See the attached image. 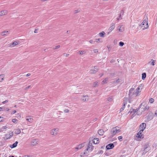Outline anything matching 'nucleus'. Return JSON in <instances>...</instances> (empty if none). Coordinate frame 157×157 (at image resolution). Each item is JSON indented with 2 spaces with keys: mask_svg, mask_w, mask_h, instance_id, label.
Wrapping results in <instances>:
<instances>
[{
  "mask_svg": "<svg viewBox=\"0 0 157 157\" xmlns=\"http://www.w3.org/2000/svg\"><path fill=\"white\" fill-rule=\"evenodd\" d=\"M140 26L142 28L143 30L147 29L148 27L147 19H145L142 23L140 25Z\"/></svg>",
  "mask_w": 157,
  "mask_h": 157,
  "instance_id": "1",
  "label": "nucleus"
},
{
  "mask_svg": "<svg viewBox=\"0 0 157 157\" xmlns=\"http://www.w3.org/2000/svg\"><path fill=\"white\" fill-rule=\"evenodd\" d=\"M145 103H142L140 105V108H139V112L140 111L141 112H143L146 110H148L149 109V107L147 105H146L145 107Z\"/></svg>",
  "mask_w": 157,
  "mask_h": 157,
  "instance_id": "2",
  "label": "nucleus"
},
{
  "mask_svg": "<svg viewBox=\"0 0 157 157\" xmlns=\"http://www.w3.org/2000/svg\"><path fill=\"white\" fill-rule=\"evenodd\" d=\"M139 112L138 109H137L136 110L134 109H132V110L130 112L131 113H132L131 117L132 118L135 116L136 115V114H137L138 115H140L142 113H139Z\"/></svg>",
  "mask_w": 157,
  "mask_h": 157,
  "instance_id": "3",
  "label": "nucleus"
},
{
  "mask_svg": "<svg viewBox=\"0 0 157 157\" xmlns=\"http://www.w3.org/2000/svg\"><path fill=\"white\" fill-rule=\"evenodd\" d=\"M134 88H131L129 90L128 96L129 98L130 99H132L135 95V93L134 92Z\"/></svg>",
  "mask_w": 157,
  "mask_h": 157,
  "instance_id": "4",
  "label": "nucleus"
},
{
  "mask_svg": "<svg viewBox=\"0 0 157 157\" xmlns=\"http://www.w3.org/2000/svg\"><path fill=\"white\" fill-rule=\"evenodd\" d=\"M94 147L92 146V143H89L88 145L87 148L85 150L84 154H87V151L89 150V151H92Z\"/></svg>",
  "mask_w": 157,
  "mask_h": 157,
  "instance_id": "5",
  "label": "nucleus"
},
{
  "mask_svg": "<svg viewBox=\"0 0 157 157\" xmlns=\"http://www.w3.org/2000/svg\"><path fill=\"white\" fill-rule=\"evenodd\" d=\"M59 130L58 128H54L50 131V133L52 135L56 136L59 132Z\"/></svg>",
  "mask_w": 157,
  "mask_h": 157,
  "instance_id": "6",
  "label": "nucleus"
},
{
  "mask_svg": "<svg viewBox=\"0 0 157 157\" xmlns=\"http://www.w3.org/2000/svg\"><path fill=\"white\" fill-rule=\"evenodd\" d=\"M117 128V127H114L113 128L111 131V135L110 136L111 137H113L114 135H115L117 133L116 131V128Z\"/></svg>",
  "mask_w": 157,
  "mask_h": 157,
  "instance_id": "7",
  "label": "nucleus"
},
{
  "mask_svg": "<svg viewBox=\"0 0 157 157\" xmlns=\"http://www.w3.org/2000/svg\"><path fill=\"white\" fill-rule=\"evenodd\" d=\"M98 68L97 67L95 66L92 68L90 71V73L91 74L95 73L98 71Z\"/></svg>",
  "mask_w": 157,
  "mask_h": 157,
  "instance_id": "8",
  "label": "nucleus"
},
{
  "mask_svg": "<svg viewBox=\"0 0 157 157\" xmlns=\"http://www.w3.org/2000/svg\"><path fill=\"white\" fill-rule=\"evenodd\" d=\"M39 142V140L37 139L33 140L30 143V144L31 145L35 146Z\"/></svg>",
  "mask_w": 157,
  "mask_h": 157,
  "instance_id": "9",
  "label": "nucleus"
},
{
  "mask_svg": "<svg viewBox=\"0 0 157 157\" xmlns=\"http://www.w3.org/2000/svg\"><path fill=\"white\" fill-rule=\"evenodd\" d=\"M144 130L142 129H140L139 132L137 134V136L139 138H143V135L141 134L142 132L144 131Z\"/></svg>",
  "mask_w": 157,
  "mask_h": 157,
  "instance_id": "10",
  "label": "nucleus"
},
{
  "mask_svg": "<svg viewBox=\"0 0 157 157\" xmlns=\"http://www.w3.org/2000/svg\"><path fill=\"white\" fill-rule=\"evenodd\" d=\"M114 147V145L113 144H110L107 145L106 148L107 150H109L113 148Z\"/></svg>",
  "mask_w": 157,
  "mask_h": 157,
  "instance_id": "11",
  "label": "nucleus"
},
{
  "mask_svg": "<svg viewBox=\"0 0 157 157\" xmlns=\"http://www.w3.org/2000/svg\"><path fill=\"white\" fill-rule=\"evenodd\" d=\"M8 13V11L7 10H4L1 11L0 12V16H2L6 15Z\"/></svg>",
  "mask_w": 157,
  "mask_h": 157,
  "instance_id": "12",
  "label": "nucleus"
},
{
  "mask_svg": "<svg viewBox=\"0 0 157 157\" xmlns=\"http://www.w3.org/2000/svg\"><path fill=\"white\" fill-rule=\"evenodd\" d=\"M89 96L87 95L83 96L81 98V100L83 101H87L89 99Z\"/></svg>",
  "mask_w": 157,
  "mask_h": 157,
  "instance_id": "13",
  "label": "nucleus"
},
{
  "mask_svg": "<svg viewBox=\"0 0 157 157\" xmlns=\"http://www.w3.org/2000/svg\"><path fill=\"white\" fill-rule=\"evenodd\" d=\"M118 30L120 32H123L124 30V27L123 25H119L118 27Z\"/></svg>",
  "mask_w": 157,
  "mask_h": 157,
  "instance_id": "14",
  "label": "nucleus"
},
{
  "mask_svg": "<svg viewBox=\"0 0 157 157\" xmlns=\"http://www.w3.org/2000/svg\"><path fill=\"white\" fill-rule=\"evenodd\" d=\"M146 124L145 123H142L140 125V128L144 130L146 128Z\"/></svg>",
  "mask_w": 157,
  "mask_h": 157,
  "instance_id": "15",
  "label": "nucleus"
},
{
  "mask_svg": "<svg viewBox=\"0 0 157 157\" xmlns=\"http://www.w3.org/2000/svg\"><path fill=\"white\" fill-rule=\"evenodd\" d=\"M115 27V24L114 23H112L111 24V26L110 27V28L109 29V31L111 32L112 31Z\"/></svg>",
  "mask_w": 157,
  "mask_h": 157,
  "instance_id": "16",
  "label": "nucleus"
},
{
  "mask_svg": "<svg viewBox=\"0 0 157 157\" xmlns=\"http://www.w3.org/2000/svg\"><path fill=\"white\" fill-rule=\"evenodd\" d=\"M141 92L140 88H138L136 89L135 93V95L136 96H137L139 95V93Z\"/></svg>",
  "mask_w": 157,
  "mask_h": 157,
  "instance_id": "17",
  "label": "nucleus"
},
{
  "mask_svg": "<svg viewBox=\"0 0 157 157\" xmlns=\"http://www.w3.org/2000/svg\"><path fill=\"white\" fill-rule=\"evenodd\" d=\"M18 143V142L17 141H16L15 143L13 144L12 145H10V147L12 148L15 147H17Z\"/></svg>",
  "mask_w": 157,
  "mask_h": 157,
  "instance_id": "18",
  "label": "nucleus"
},
{
  "mask_svg": "<svg viewBox=\"0 0 157 157\" xmlns=\"http://www.w3.org/2000/svg\"><path fill=\"white\" fill-rule=\"evenodd\" d=\"M104 132L102 129H99L98 131V133L100 135H103L104 134Z\"/></svg>",
  "mask_w": 157,
  "mask_h": 157,
  "instance_id": "19",
  "label": "nucleus"
},
{
  "mask_svg": "<svg viewBox=\"0 0 157 157\" xmlns=\"http://www.w3.org/2000/svg\"><path fill=\"white\" fill-rule=\"evenodd\" d=\"M93 142L95 144H97L99 143L98 138H95L93 140Z\"/></svg>",
  "mask_w": 157,
  "mask_h": 157,
  "instance_id": "20",
  "label": "nucleus"
},
{
  "mask_svg": "<svg viewBox=\"0 0 157 157\" xmlns=\"http://www.w3.org/2000/svg\"><path fill=\"white\" fill-rule=\"evenodd\" d=\"M9 32L7 31H5L2 32L1 33V35L2 36H4L7 35V33L8 34Z\"/></svg>",
  "mask_w": 157,
  "mask_h": 157,
  "instance_id": "21",
  "label": "nucleus"
},
{
  "mask_svg": "<svg viewBox=\"0 0 157 157\" xmlns=\"http://www.w3.org/2000/svg\"><path fill=\"white\" fill-rule=\"evenodd\" d=\"M105 33L104 32H101L99 33V35L100 37H104L105 36Z\"/></svg>",
  "mask_w": 157,
  "mask_h": 157,
  "instance_id": "22",
  "label": "nucleus"
},
{
  "mask_svg": "<svg viewBox=\"0 0 157 157\" xmlns=\"http://www.w3.org/2000/svg\"><path fill=\"white\" fill-rule=\"evenodd\" d=\"M83 146H84L83 144H81L79 145L78 146V147H76L75 149L77 150L79 149H80Z\"/></svg>",
  "mask_w": 157,
  "mask_h": 157,
  "instance_id": "23",
  "label": "nucleus"
},
{
  "mask_svg": "<svg viewBox=\"0 0 157 157\" xmlns=\"http://www.w3.org/2000/svg\"><path fill=\"white\" fill-rule=\"evenodd\" d=\"M155 60H153V59H151V61H149L148 63V64H150V65H152L153 66L155 65Z\"/></svg>",
  "mask_w": 157,
  "mask_h": 157,
  "instance_id": "24",
  "label": "nucleus"
},
{
  "mask_svg": "<svg viewBox=\"0 0 157 157\" xmlns=\"http://www.w3.org/2000/svg\"><path fill=\"white\" fill-rule=\"evenodd\" d=\"M108 79L109 78H106L104 80L102 81L101 82V84L103 85L106 83L107 82Z\"/></svg>",
  "mask_w": 157,
  "mask_h": 157,
  "instance_id": "25",
  "label": "nucleus"
},
{
  "mask_svg": "<svg viewBox=\"0 0 157 157\" xmlns=\"http://www.w3.org/2000/svg\"><path fill=\"white\" fill-rule=\"evenodd\" d=\"M99 83V82L98 81L94 82L93 84V87H95L98 86Z\"/></svg>",
  "mask_w": 157,
  "mask_h": 157,
  "instance_id": "26",
  "label": "nucleus"
},
{
  "mask_svg": "<svg viewBox=\"0 0 157 157\" xmlns=\"http://www.w3.org/2000/svg\"><path fill=\"white\" fill-rule=\"evenodd\" d=\"M5 75L3 74L0 75V82H2L4 80Z\"/></svg>",
  "mask_w": 157,
  "mask_h": 157,
  "instance_id": "27",
  "label": "nucleus"
},
{
  "mask_svg": "<svg viewBox=\"0 0 157 157\" xmlns=\"http://www.w3.org/2000/svg\"><path fill=\"white\" fill-rule=\"evenodd\" d=\"M21 132V131L19 128L15 130V133L17 134H19Z\"/></svg>",
  "mask_w": 157,
  "mask_h": 157,
  "instance_id": "28",
  "label": "nucleus"
},
{
  "mask_svg": "<svg viewBox=\"0 0 157 157\" xmlns=\"http://www.w3.org/2000/svg\"><path fill=\"white\" fill-rule=\"evenodd\" d=\"M26 120L29 122H32L33 120V119L30 118V117L29 116L26 118Z\"/></svg>",
  "mask_w": 157,
  "mask_h": 157,
  "instance_id": "29",
  "label": "nucleus"
},
{
  "mask_svg": "<svg viewBox=\"0 0 157 157\" xmlns=\"http://www.w3.org/2000/svg\"><path fill=\"white\" fill-rule=\"evenodd\" d=\"M124 105L121 108V109H120V112L124 110V106L126 104V103H125V100H124Z\"/></svg>",
  "mask_w": 157,
  "mask_h": 157,
  "instance_id": "30",
  "label": "nucleus"
},
{
  "mask_svg": "<svg viewBox=\"0 0 157 157\" xmlns=\"http://www.w3.org/2000/svg\"><path fill=\"white\" fill-rule=\"evenodd\" d=\"M142 78L143 80H144L146 77V74L145 73H143L142 75Z\"/></svg>",
  "mask_w": 157,
  "mask_h": 157,
  "instance_id": "31",
  "label": "nucleus"
},
{
  "mask_svg": "<svg viewBox=\"0 0 157 157\" xmlns=\"http://www.w3.org/2000/svg\"><path fill=\"white\" fill-rule=\"evenodd\" d=\"M19 44V43L18 42H17L16 41H14L13 42L12 44H11V45H13V46H14L15 45H16Z\"/></svg>",
  "mask_w": 157,
  "mask_h": 157,
  "instance_id": "32",
  "label": "nucleus"
},
{
  "mask_svg": "<svg viewBox=\"0 0 157 157\" xmlns=\"http://www.w3.org/2000/svg\"><path fill=\"white\" fill-rule=\"evenodd\" d=\"M122 15L121 14H119V15L118 17L117 18V20H120L122 19Z\"/></svg>",
  "mask_w": 157,
  "mask_h": 157,
  "instance_id": "33",
  "label": "nucleus"
},
{
  "mask_svg": "<svg viewBox=\"0 0 157 157\" xmlns=\"http://www.w3.org/2000/svg\"><path fill=\"white\" fill-rule=\"evenodd\" d=\"M78 52L79 54L81 55H83L86 53L85 51H80Z\"/></svg>",
  "mask_w": 157,
  "mask_h": 157,
  "instance_id": "34",
  "label": "nucleus"
},
{
  "mask_svg": "<svg viewBox=\"0 0 157 157\" xmlns=\"http://www.w3.org/2000/svg\"><path fill=\"white\" fill-rule=\"evenodd\" d=\"M124 42H122L121 41L119 43V45L121 47L123 46L124 45Z\"/></svg>",
  "mask_w": 157,
  "mask_h": 157,
  "instance_id": "35",
  "label": "nucleus"
},
{
  "mask_svg": "<svg viewBox=\"0 0 157 157\" xmlns=\"http://www.w3.org/2000/svg\"><path fill=\"white\" fill-rule=\"evenodd\" d=\"M60 47V45H57L53 48V49L55 50L58 48H59Z\"/></svg>",
  "mask_w": 157,
  "mask_h": 157,
  "instance_id": "36",
  "label": "nucleus"
},
{
  "mask_svg": "<svg viewBox=\"0 0 157 157\" xmlns=\"http://www.w3.org/2000/svg\"><path fill=\"white\" fill-rule=\"evenodd\" d=\"M154 99L153 98H151L149 100V102L151 103H152L154 101Z\"/></svg>",
  "mask_w": 157,
  "mask_h": 157,
  "instance_id": "37",
  "label": "nucleus"
},
{
  "mask_svg": "<svg viewBox=\"0 0 157 157\" xmlns=\"http://www.w3.org/2000/svg\"><path fill=\"white\" fill-rule=\"evenodd\" d=\"M107 47L108 48V51L109 52H110L111 49V47H110V46L109 45H107Z\"/></svg>",
  "mask_w": 157,
  "mask_h": 157,
  "instance_id": "38",
  "label": "nucleus"
},
{
  "mask_svg": "<svg viewBox=\"0 0 157 157\" xmlns=\"http://www.w3.org/2000/svg\"><path fill=\"white\" fill-rule=\"evenodd\" d=\"M17 120L16 119H13L12 120V121L14 123H17Z\"/></svg>",
  "mask_w": 157,
  "mask_h": 157,
  "instance_id": "39",
  "label": "nucleus"
},
{
  "mask_svg": "<svg viewBox=\"0 0 157 157\" xmlns=\"http://www.w3.org/2000/svg\"><path fill=\"white\" fill-rule=\"evenodd\" d=\"M118 140L121 141L122 140V136H120L118 137Z\"/></svg>",
  "mask_w": 157,
  "mask_h": 157,
  "instance_id": "40",
  "label": "nucleus"
},
{
  "mask_svg": "<svg viewBox=\"0 0 157 157\" xmlns=\"http://www.w3.org/2000/svg\"><path fill=\"white\" fill-rule=\"evenodd\" d=\"M101 39L98 38L96 39V42H100V40H101Z\"/></svg>",
  "mask_w": 157,
  "mask_h": 157,
  "instance_id": "41",
  "label": "nucleus"
},
{
  "mask_svg": "<svg viewBox=\"0 0 157 157\" xmlns=\"http://www.w3.org/2000/svg\"><path fill=\"white\" fill-rule=\"evenodd\" d=\"M120 14H121V15H124V11L123 10H121V11Z\"/></svg>",
  "mask_w": 157,
  "mask_h": 157,
  "instance_id": "42",
  "label": "nucleus"
},
{
  "mask_svg": "<svg viewBox=\"0 0 157 157\" xmlns=\"http://www.w3.org/2000/svg\"><path fill=\"white\" fill-rule=\"evenodd\" d=\"M64 112L65 113H67L69 112V110L67 109H65L64 110Z\"/></svg>",
  "mask_w": 157,
  "mask_h": 157,
  "instance_id": "43",
  "label": "nucleus"
},
{
  "mask_svg": "<svg viewBox=\"0 0 157 157\" xmlns=\"http://www.w3.org/2000/svg\"><path fill=\"white\" fill-rule=\"evenodd\" d=\"M121 80V79H117L116 81V82H117V83H119L120 82H121V81H120Z\"/></svg>",
  "mask_w": 157,
  "mask_h": 157,
  "instance_id": "44",
  "label": "nucleus"
},
{
  "mask_svg": "<svg viewBox=\"0 0 157 157\" xmlns=\"http://www.w3.org/2000/svg\"><path fill=\"white\" fill-rule=\"evenodd\" d=\"M121 131L119 129H117V128H116V131L117 133Z\"/></svg>",
  "mask_w": 157,
  "mask_h": 157,
  "instance_id": "45",
  "label": "nucleus"
},
{
  "mask_svg": "<svg viewBox=\"0 0 157 157\" xmlns=\"http://www.w3.org/2000/svg\"><path fill=\"white\" fill-rule=\"evenodd\" d=\"M94 53H97L98 52V51L97 49H94Z\"/></svg>",
  "mask_w": 157,
  "mask_h": 157,
  "instance_id": "46",
  "label": "nucleus"
},
{
  "mask_svg": "<svg viewBox=\"0 0 157 157\" xmlns=\"http://www.w3.org/2000/svg\"><path fill=\"white\" fill-rule=\"evenodd\" d=\"M8 100H6V101L2 102V103L3 104H5L6 103H7L8 102Z\"/></svg>",
  "mask_w": 157,
  "mask_h": 157,
  "instance_id": "47",
  "label": "nucleus"
},
{
  "mask_svg": "<svg viewBox=\"0 0 157 157\" xmlns=\"http://www.w3.org/2000/svg\"><path fill=\"white\" fill-rule=\"evenodd\" d=\"M112 100V98H109L108 99V101H111Z\"/></svg>",
  "mask_w": 157,
  "mask_h": 157,
  "instance_id": "48",
  "label": "nucleus"
},
{
  "mask_svg": "<svg viewBox=\"0 0 157 157\" xmlns=\"http://www.w3.org/2000/svg\"><path fill=\"white\" fill-rule=\"evenodd\" d=\"M31 87V86H28L27 87H26L25 89V90H27V89L30 88V87Z\"/></svg>",
  "mask_w": 157,
  "mask_h": 157,
  "instance_id": "49",
  "label": "nucleus"
},
{
  "mask_svg": "<svg viewBox=\"0 0 157 157\" xmlns=\"http://www.w3.org/2000/svg\"><path fill=\"white\" fill-rule=\"evenodd\" d=\"M3 117H0V122L3 121Z\"/></svg>",
  "mask_w": 157,
  "mask_h": 157,
  "instance_id": "50",
  "label": "nucleus"
},
{
  "mask_svg": "<svg viewBox=\"0 0 157 157\" xmlns=\"http://www.w3.org/2000/svg\"><path fill=\"white\" fill-rule=\"evenodd\" d=\"M10 135L9 137V138H10L11 137H12L13 135V132H11V133L10 134Z\"/></svg>",
  "mask_w": 157,
  "mask_h": 157,
  "instance_id": "51",
  "label": "nucleus"
},
{
  "mask_svg": "<svg viewBox=\"0 0 157 157\" xmlns=\"http://www.w3.org/2000/svg\"><path fill=\"white\" fill-rule=\"evenodd\" d=\"M143 87V85L142 84H140L139 86H138V88H142V87Z\"/></svg>",
  "mask_w": 157,
  "mask_h": 157,
  "instance_id": "52",
  "label": "nucleus"
},
{
  "mask_svg": "<svg viewBox=\"0 0 157 157\" xmlns=\"http://www.w3.org/2000/svg\"><path fill=\"white\" fill-rule=\"evenodd\" d=\"M75 13H77L79 12L80 11L78 10H75Z\"/></svg>",
  "mask_w": 157,
  "mask_h": 157,
  "instance_id": "53",
  "label": "nucleus"
},
{
  "mask_svg": "<svg viewBox=\"0 0 157 157\" xmlns=\"http://www.w3.org/2000/svg\"><path fill=\"white\" fill-rule=\"evenodd\" d=\"M16 112V110H14L11 113V114H13L15 113Z\"/></svg>",
  "mask_w": 157,
  "mask_h": 157,
  "instance_id": "54",
  "label": "nucleus"
},
{
  "mask_svg": "<svg viewBox=\"0 0 157 157\" xmlns=\"http://www.w3.org/2000/svg\"><path fill=\"white\" fill-rule=\"evenodd\" d=\"M89 42H90V43L92 44V43H93V41L92 40H90V41H89Z\"/></svg>",
  "mask_w": 157,
  "mask_h": 157,
  "instance_id": "55",
  "label": "nucleus"
},
{
  "mask_svg": "<svg viewBox=\"0 0 157 157\" xmlns=\"http://www.w3.org/2000/svg\"><path fill=\"white\" fill-rule=\"evenodd\" d=\"M38 31V29H35V31H34V32L35 33H37Z\"/></svg>",
  "mask_w": 157,
  "mask_h": 157,
  "instance_id": "56",
  "label": "nucleus"
},
{
  "mask_svg": "<svg viewBox=\"0 0 157 157\" xmlns=\"http://www.w3.org/2000/svg\"><path fill=\"white\" fill-rule=\"evenodd\" d=\"M30 75H31V74H30V73H28V74H27L26 75V76L28 77V76H30Z\"/></svg>",
  "mask_w": 157,
  "mask_h": 157,
  "instance_id": "57",
  "label": "nucleus"
},
{
  "mask_svg": "<svg viewBox=\"0 0 157 157\" xmlns=\"http://www.w3.org/2000/svg\"><path fill=\"white\" fill-rule=\"evenodd\" d=\"M23 157H30V156L28 155H25Z\"/></svg>",
  "mask_w": 157,
  "mask_h": 157,
  "instance_id": "58",
  "label": "nucleus"
},
{
  "mask_svg": "<svg viewBox=\"0 0 157 157\" xmlns=\"http://www.w3.org/2000/svg\"><path fill=\"white\" fill-rule=\"evenodd\" d=\"M3 109V107H0V111H2Z\"/></svg>",
  "mask_w": 157,
  "mask_h": 157,
  "instance_id": "59",
  "label": "nucleus"
},
{
  "mask_svg": "<svg viewBox=\"0 0 157 157\" xmlns=\"http://www.w3.org/2000/svg\"><path fill=\"white\" fill-rule=\"evenodd\" d=\"M63 54L64 55H66V57H67L68 56V55H69V54H66L65 53H63Z\"/></svg>",
  "mask_w": 157,
  "mask_h": 157,
  "instance_id": "60",
  "label": "nucleus"
},
{
  "mask_svg": "<svg viewBox=\"0 0 157 157\" xmlns=\"http://www.w3.org/2000/svg\"><path fill=\"white\" fill-rule=\"evenodd\" d=\"M155 114L156 116H157V111H156Z\"/></svg>",
  "mask_w": 157,
  "mask_h": 157,
  "instance_id": "61",
  "label": "nucleus"
},
{
  "mask_svg": "<svg viewBox=\"0 0 157 157\" xmlns=\"http://www.w3.org/2000/svg\"><path fill=\"white\" fill-rule=\"evenodd\" d=\"M3 128L4 129H6L7 128V127L6 126H4Z\"/></svg>",
  "mask_w": 157,
  "mask_h": 157,
  "instance_id": "62",
  "label": "nucleus"
},
{
  "mask_svg": "<svg viewBox=\"0 0 157 157\" xmlns=\"http://www.w3.org/2000/svg\"><path fill=\"white\" fill-rule=\"evenodd\" d=\"M6 110L7 111H8L9 110V108H7L6 109Z\"/></svg>",
  "mask_w": 157,
  "mask_h": 157,
  "instance_id": "63",
  "label": "nucleus"
},
{
  "mask_svg": "<svg viewBox=\"0 0 157 157\" xmlns=\"http://www.w3.org/2000/svg\"><path fill=\"white\" fill-rule=\"evenodd\" d=\"M45 51H48V49H45L44 50Z\"/></svg>",
  "mask_w": 157,
  "mask_h": 157,
  "instance_id": "64",
  "label": "nucleus"
}]
</instances>
